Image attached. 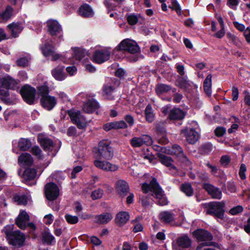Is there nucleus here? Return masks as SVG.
I'll return each instance as SVG.
<instances>
[{
  "label": "nucleus",
  "instance_id": "nucleus-28",
  "mask_svg": "<svg viewBox=\"0 0 250 250\" xmlns=\"http://www.w3.org/2000/svg\"><path fill=\"white\" fill-rule=\"evenodd\" d=\"M7 27L11 31L12 37L14 38L18 37L23 29L22 24L19 22H12L8 24Z\"/></svg>",
  "mask_w": 250,
  "mask_h": 250
},
{
  "label": "nucleus",
  "instance_id": "nucleus-17",
  "mask_svg": "<svg viewBox=\"0 0 250 250\" xmlns=\"http://www.w3.org/2000/svg\"><path fill=\"white\" fill-rule=\"evenodd\" d=\"M37 140L44 151L51 152L54 150L55 144L51 139L39 135Z\"/></svg>",
  "mask_w": 250,
  "mask_h": 250
},
{
  "label": "nucleus",
  "instance_id": "nucleus-45",
  "mask_svg": "<svg viewBox=\"0 0 250 250\" xmlns=\"http://www.w3.org/2000/svg\"><path fill=\"white\" fill-rule=\"evenodd\" d=\"M38 94L41 97L48 96L49 93V88L47 84L45 83L43 85H40L37 87Z\"/></svg>",
  "mask_w": 250,
  "mask_h": 250
},
{
  "label": "nucleus",
  "instance_id": "nucleus-51",
  "mask_svg": "<svg viewBox=\"0 0 250 250\" xmlns=\"http://www.w3.org/2000/svg\"><path fill=\"white\" fill-rule=\"evenodd\" d=\"M15 201L18 203V205H25L27 203V197L25 195H15L14 197Z\"/></svg>",
  "mask_w": 250,
  "mask_h": 250
},
{
  "label": "nucleus",
  "instance_id": "nucleus-1",
  "mask_svg": "<svg viewBox=\"0 0 250 250\" xmlns=\"http://www.w3.org/2000/svg\"><path fill=\"white\" fill-rule=\"evenodd\" d=\"M95 156L96 159L111 160L114 156V149L111 143L107 140H102L95 148Z\"/></svg>",
  "mask_w": 250,
  "mask_h": 250
},
{
  "label": "nucleus",
  "instance_id": "nucleus-57",
  "mask_svg": "<svg viewBox=\"0 0 250 250\" xmlns=\"http://www.w3.org/2000/svg\"><path fill=\"white\" fill-rule=\"evenodd\" d=\"M66 222L69 224H75L79 221V218L77 216L66 214L64 216Z\"/></svg>",
  "mask_w": 250,
  "mask_h": 250
},
{
  "label": "nucleus",
  "instance_id": "nucleus-33",
  "mask_svg": "<svg viewBox=\"0 0 250 250\" xmlns=\"http://www.w3.org/2000/svg\"><path fill=\"white\" fill-rule=\"evenodd\" d=\"M115 89V87L109 83L104 84L102 88L104 95L105 96L106 98L109 100L114 99L112 94L114 93Z\"/></svg>",
  "mask_w": 250,
  "mask_h": 250
},
{
  "label": "nucleus",
  "instance_id": "nucleus-46",
  "mask_svg": "<svg viewBox=\"0 0 250 250\" xmlns=\"http://www.w3.org/2000/svg\"><path fill=\"white\" fill-rule=\"evenodd\" d=\"M169 151L170 154L175 156V158L184 152L183 148L177 144L173 145Z\"/></svg>",
  "mask_w": 250,
  "mask_h": 250
},
{
  "label": "nucleus",
  "instance_id": "nucleus-6",
  "mask_svg": "<svg viewBox=\"0 0 250 250\" xmlns=\"http://www.w3.org/2000/svg\"><path fill=\"white\" fill-rule=\"evenodd\" d=\"M44 193L48 200L54 201L59 196L60 190L56 184L49 182L45 185Z\"/></svg>",
  "mask_w": 250,
  "mask_h": 250
},
{
  "label": "nucleus",
  "instance_id": "nucleus-4",
  "mask_svg": "<svg viewBox=\"0 0 250 250\" xmlns=\"http://www.w3.org/2000/svg\"><path fill=\"white\" fill-rule=\"evenodd\" d=\"M114 50L125 51L134 54L140 52V48L135 41L129 39H125L120 42Z\"/></svg>",
  "mask_w": 250,
  "mask_h": 250
},
{
  "label": "nucleus",
  "instance_id": "nucleus-35",
  "mask_svg": "<svg viewBox=\"0 0 250 250\" xmlns=\"http://www.w3.org/2000/svg\"><path fill=\"white\" fill-rule=\"evenodd\" d=\"M113 218V216L110 213L105 212L95 216V219L98 223L101 224H105L108 223Z\"/></svg>",
  "mask_w": 250,
  "mask_h": 250
},
{
  "label": "nucleus",
  "instance_id": "nucleus-48",
  "mask_svg": "<svg viewBox=\"0 0 250 250\" xmlns=\"http://www.w3.org/2000/svg\"><path fill=\"white\" fill-rule=\"evenodd\" d=\"M73 56L76 60L81 61L85 56L84 50L78 47L75 48Z\"/></svg>",
  "mask_w": 250,
  "mask_h": 250
},
{
  "label": "nucleus",
  "instance_id": "nucleus-52",
  "mask_svg": "<svg viewBox=\"0 0 250 250\" xmlns=\"http://www.w3.org/2000/svg\"><path fill=\"white\" fill-rule=\"evenodd\" d=\"M130 144L133 147H138L144 145V142L141 137H133L130 140Z\"/></svg>",
  "mask_w": 250,
  "mask_h": 250
},
{
  "label": "nucleus",
  "instance_id": "nucleus-5",
  "mask_svg": "<svg viewBox=\"0 0 250 250\" xmlns=\"http://www.w3.org/2000/svg\"><path fill=\"white\" fill-rule=\"evenodd\" d=\"M20 93L26 103L30 105L34 104L36 94V90L34 87L29 84H25L21 88Z\"/></svg>",
  "mask_w": 250,
  "mask_h": 250
},
{
  "label": "nucleus",
  "instance_id": "nucleus-25",
  "mask_svg": "<svg viewBox=\"0 0 250 250\" xmlns=\"http://www.w3.org/2000/svg\"><path fill=\"white\" fill-rule=\"evenodd\" d=\"M129 218L130 215L128 212L120 211L116 214L115 222L119 226L121 227L127 223Z\"/></svg>",
  "mask_w": 250,
  "mask_h": 250
},
{
  "label": "nucleus",
  "instance_id": "nucleus-56",
  "mask_svg": "<svg viewBox=\"0 0 250 250\" xmlns=\"http://www.w3.org/2000/svg\"><path fill=\"white\" fill-rule=\"evenodd\" d=\"M124 121L128 125V127H132L135 124L134 117L129 114L125 115L124 117Z\"/></svg>",
  "mask_w": 250,
  "mask_h": 250
},
{
  "label": "nucleus",
  "instance_id": "nucleus-11",
  "mask_svg": "<svg viewBox=\"0 0 250 250\" xmlns=\"http://www.w3.org/2000/svg\"><path fill=\"white\" fill-rule=\"evenodd\" d=\"M193 236L198 241H210L213 239L211 233L203 229H197L192 232Z\"/></svg>",
  "mask_w": 250,
  "mask_h": 250
},
{
  "label": "nucleus",
  "instance_id": "nucleus-24",
  "mask_svg": "<svg viewBox=\"0 0 250 250\" xmlns=\"http://www.w3.org/2000/svg\"><path fill=\"white\" fill-rule=\"evenodd\" d=\"M64 69V66L63 65H59L51 71L52 75L57 81H63L66 77Z\"/></svg>",
  "mask_w": 250,
  "mask_h": 250
},
{
  "label": "nucleus",
  "instance_id": "nucleus-43",
  "mask_svg": "<svg viewBox=\"0 0 250 250\" xmlns=\"http://www.w3.org/2000/svg\"><path fill=\"white\" fill-rule=\"evenodd\" d=\"M145 117L146 121L152 123L154 120V114L151 105L148 104L145 110Z\"/></svg>",
  "mask_w": 250,
  "mask_h": 250
},
{
  "label": "nucleus",
  "instance_id": "nucleus-20",
  "mask_svg": "<svg viewBox=\"0 0 250 250\" xmlns=\"http://www.w3.org/2000/svg\"><path fill=\"white\" fill-rule=\"evenodd\" d=\"M29 220V216L24 210H21L16 219L15 223L21 229H26V224Z\"/></svg>",
  "mask_w": 250,
  "mask_h": 250
},
{
  "label": "nucleus",
  "instance_id": "nucleus-61",
  "mask_svg": "<svg viewBox=\"0 0 250 250\" xmlns=\"http://www.w3.org/2000/svg\"><path fill=\"white\" fill-rule=\"evenodd\" d=\"M231 161L230 158L228 155H223L220 160L221 165L224 167H227Z\"/></svg>",
  "mask_w": 250,
  "mask_h": 250
},
{
  "label": "nucleus",
  "instance_id": "nucleus-30",
  "mask_svg": "<svg viewBox=\"0 0 250 250\" xmlns=\"http://www.w3.org/2000/svg\"><path fill=\"white\" fill-rule=\"evenodd\" d=\"M175 214L169 211H163L160 213L159 218L165 224H169L174 221Z\"/></svg>",
  "mask_w": 250,
  "mask_h": 250
},
{
  "label": "nucleus",
  "instance_id": "nucleus-42",
  "mask_svg": "<svg viewBox=\"0 0 250 250\" xmlns=\"http://www.w3.org/2000/svg\"><path fill=\"white\" fill-rule=\"evenodd\" d=\"M37 174L36 170L35 168H26L23 173V176L26 180L30 181L34 179Z\"/></svg>",
  "mask_w": 250,
  "mask_h": 250
},
{
  "label": "nucleus",
  "instance_id": "nucleus-3",
  "mask_svg": "<svg viewBox=\"0 0 250 250\" xmlns=\"http://www.w3.org/2000/svg\"><path fill=\"white\" fill-rule=\"evenodd\" d=\"M6 238L8 244L15 249H19L23 246L26 239L25 234L19 230L7 232Z\"/></svg>",
  "mask_w": 250,
  "mask_h": 250
},
{
  "label": "nucleus",
  "instance_id": "nucleus-36",
  "mask_svg": "<svg viewBox=\"0 0 250 250\" xmlns=\"http://www.w3.org/2000/svg\"><path fill=\"white\" fill-rule=\"evenodd\" d=\"M211 74H208L205 79L203 83L204 91L205 93L208 96H210L211 94Z\"/></svg>",
  "mask_w": 250,
  "mask_h": 250
},
{
  "label": "nucleus",
  "instance_id": "nucleus-37",
  "mask_svg": "<svg viewBox=\"0 0 250 250\" xmlns=\"http://www.w3.org/2000/svg\"><path fill=\"white\" fill-rule=\"evenodd\" d=\"M42 53L45 57H49L54 53V46L49 42L45 43L41 47Z\"/></svg>",
  "mask_w": 250,
  "mask_h": 250
},
{
  "label": "nucleus",
  "instance_id": "nucleus-13",
  "mask_svg": "<svg viewBox=\"0 0 250 250\" xmlns=\"http://www.w3.org/2000/svg\"><path fill=\"white\" fill-rule=\"evenodd\" d=\"M191 84L187 76H177L175 82L176 86L185 92L189 91L192 87Z\"/></svg>",
  "mask_w": 250,
  "mask_h": 250
},
{
  "label": "nucleus",
  "instance_id": "nucleus-40",
  "mask_svg": "<svg viewBox=\"0 0 250 250\" xmlns=\"http://www.w3.org/2000/svg\"><path fill=\"white\" fill-rule=\"evenodd\" d=\"M31 142L28 139L21 138L18 142V147L21 151L28 150L31 147Z\"/></svg>",
  "mask_w": 250,
  "mask_h": 250
},
{
  "label": "nucleus",
  "instance_id": "nucleus-7",
  "mask_svg": "<svg viewBox=\"0 0 250 250\" xmlns=\"http://www.w3.org/2000/svg\"><path fill=\"white\" fill-rule=\"evenodd\" d=\"M72 123L75 124L77 127L80 129H84L86 125V124L82 121L83 116L79 110L74 109L68 110L67 111Z\"/></svg>",
  "mask_w": 250,
  "mask_h": 250
},
{
  "label": "nucleus",
  "instance_id": "nucleus-16",
  "mask_svg": "<svg viewBox=\"0 0 250 250\" xmlns=\"http://www.w3.org/2000/svg\"><path fill=\"white\" fill-rule=\"evenodd\" d=\"M102 160L97 159L94 161L93 164L96 167L107 171H115L118 169V167L117 166L112 165L108 162V160L102 161Z\"/></svg>",
  "mask_w": 250,
  "mask_h": 250
},
{
  "label": "nucleus",
  "instance_id": "nucleus-60",
  "mask_svg": "<svg viewBox=\"0 0 250 250\" xmlns=\"http://www.w3.org/2000/svg\"><path fill=\"white\" fill-rule=\"evenodd\" d=\"M227 38L228 39L231 41L235 45L239 46L240 44V41L238 38L235 36L234 35L230 33H228L227 34Z\"/></svg>",
  "mask_w": 250,
  "mask_h": 250
},
{
  "label": "nucleus",
  "instance_id": "nucleus-18",
  "mask_svg": "<svg viewBox=\"0 0 250 250\" xmlns=\"http://www.w3.org/2000/svg\"><path fill=\"white\" fill-rule=\"evenodd\" d=\"M129 189V185L125 181L119 180L116 182V190L121 197L123 198L126 196Z\"/></svg>",
  "mask_w": 250,
  "mask_h": 250
},
{
  "label": "nucleus",
  "instance_id": "nucleus-53",
  "mask_svg": "<svg viewBox=\"0 0 250 250\" xmlns=\"http://www.w3.org/2000/svg\"><path fill=\"white\" fill-rule=\"evenodd\" d=\"M212 149L211 143H208L203 144L200 147V150L203 154H208Z\"/></svg>",
  "mask_w": 250,
  "mask_h": 250
},
{
  "label": "nucleus",
  "instance_id": "nucleus-63",
  "mask_svg": "<svg viewBox=\"0 0 250 250\" xmlns=\"http://www.w3.org/2000/svg\"><path fill=\"white\" fill-rule=\"evenodd\" d=\"M226 132V129L223 126H218L214 130V133L217 137H222Z\"/></svg>",
  "mask_w": 250,
  "mask_h": 250
},
{
  "label": "nucleus",
  "instance_id": "nucleus-14",
  "mask_svg": "<svg viewBox=\"0 0 250 250\" xmlns=\"http://www.w3.org/2000/svg\"><path fill=\"white\" fill-rule=\"evenodd\" d=\"M202 187L212 198L216 199H221L222 196V191L218 188L208 183H203Z\"/></svg>",
  "mask_w": 250,
  "mask_h": 250
},
{
  "label": "nucleus",
  "instance_id": "nucleus-19",
  "mask_svg": "<svg viewBox=\"0 0 250 250\" xmlns=\"http://www.w3.org/2000/svg\"><path fill=\"white\" fill-rule=\"evenodd\" d=\"M185 134L187 142L190 144H194L198 139V133L193 128H185L182 131Z\"/></svg>",
  "mask_w": 250,
  "mask_h": 250
},
{
  "label": "nucleus",
  "instance_id": "nucleus-31",
  "mask_svg": "<svg viewBox=\"0 0 250 250\" xmlns=\"http://www.w3.org/2000/svg\"><path fill=\"white\" fill-rule=\"evenodd\" d=\"M156 199V204L159 206H165L168 204V201L167 198L166 197L164 192L163 191L162 188H161V189L157 190L154 194H152Z\"/></svg>",
  "mask_w": 250,
  "mask_h": 250
},
{
  "label": "nucleus",
  "instance_id": "nucleus-64",
  "mask_svg": "<svg viewBox=\"0 0 250 250\" xmlns=\"http://www.w3.org/2000/svg\"><path fill=\"white\" fill-rule=\"evenodd\" d=\"M17 65L20 67H26L28 65V60L26 57L18 59L16 61Z\"/></svg>",
  "mask_w": 250,
  "mask_h": 250
},
{
  "label": "nucleus",
  "instance_id": "nucleus-44",
  "mask_svg": "<svg viewBox=\"0 0 250 250\" xmlns=\"http://www.w3.org/2000/svg\"><path fill=\"white\" fill-rule=\"evenodd\" d=\"M176 160L182 165L186 167H189L191 165V162L188 158L186 154L183 152L176 158Z\"/></svg>",
  "mask_w": 250,
  "mask_h": 250
},
{
  "label": "nucleus",
  "instance_id": "nucleus-49",
  "mask_svg": "<svg viewBox=\"0 0 250 250\" xmlns=\"http://www.w3.org/2000/svg\"><path fill=\"white\" fill-rule=\"evenodd\" d=\"M156 131L157 134L162 138L166 135V129L163 124H158L156 125Z\"/></svg>",
  "mask_w": 250,
  "mask_h": 250
},
{
  "label": "nucleus",
  "instance_id": "nucleus-34",
  "mask_svg": "<svg viewBox=\"0 0 250 250\" xmlns=\"http://www.w3.org/2000/svg\"><path fill=\"white\" fill-rule=\"evenodd\" d=\"M14 9L10 5H7L5 9L1 13V22H6L13 14Z\"/></svg>",
  "mask_w": 250,
  "mask_h": 250
},
{
  "label": "nucleus",
  "instance_id": "nucleus-29",
  "mask_svg": "<svg viewBox=\"0 0 250 250\" xmlns=\"http://www.w3.org/2000/svg\"><path fill=\"white\" fill-rule=\"evenodd\" d=\"M79 14L83 18L91 17L94 15L91 7L87 3L83 4L80 7Z\"/></svg>",
  "mask_w": 250,
  "mask_h": 250
},
{
  "label": "nucleus",
  "instance_id": "nucleus-22",
  "mask_svg": "<svg viewBox=\"0 0 250 250\" xmlns=\"http://www.w3.org/2000/svg\"><path fill=\"white\" fill-rule=\"evenodd\" d=\"M176 242L179 249H189L191 247L192 241L187 234H184L178 237Z\"/></svg>",
  "mask_w": 250,
  "mask_h": 250
},
{
  "label": "nucleus",
  "instance_id": "nucleus-38",
  "mask_svg": "<svg viewBox=\"0 0 250 250\" xmlns=\"http://www.w3.org/2000/svg\"><path fill=\"white\" fill-rule=\"evenodd\" d=\"M1 102L9 105L15 104L14 99L9 97V91L2 89H1Z\"/></svg>",
  "mask_w": 250,
  "mask_h": 250
},
{
  "label": "nucleus",
  "instance_id": "nucleus-23",
  "mask_svg": "<svg viewBox=\"0 0 250 250\" xmlns=\"http://www.w3.org/2000/svg\"><path fill=\"white\" fill-rule=\"evenodd\" d=\"M186 116V113L179 108H172L168 114L167 119L169 120H181Z\"/></svg>",
  "mask_w": 250,
  "mask_h": 250
},
{
  "label": "nucleus",
  "instance_id": "nucleus-12",
  "mask_svg": "<svg viewBox=\"0 0 250 250\" xmlns=\"http://www.w3.org/2000/svg\"><path fill=\"white\" fill-rule=\"evenodd\" d=\"M57 101L54 96L49 95L43 96L40 98V104L42 107L47 111L52 110L56 105Z\"/></svg>",
  "mask_w": 250,
  "mask_h": 250
},
{
  "label": "nucleus",
  "instance_id": "nucleus-2",
  "mask_svg": "<svg viewBox=\"0 0 250 250\" xmlns=\"http://www.w3.org/2000/svg\"><path fill=\"white\" fill-rule=\"evenodd\" d=\"M203 206L206 209L207 214L221 220L225 218V203L224 202L211 201L205 203Z\"/></svg>",
  "mask_w": 250,
  "mask_h": 250
},
{
  "label": "nucleus",
  "instance_id": "nucleus-26",
  "mask_svg": "<svg viewBox=\"0 0 250 250\" xmlns=\"http://www.w3.org/2000/svg\"><path fill=\"white\" fill-rule=\"evenodd\" d=\"M18 163L23 166L30 167L33 163V159L28 153H22L18 157Z\"/></svg>",
  "mask_w": 250,
  "mask_h": 250
},
{
  "label": "nucleus",
  "instance_id": "nucleus-32",
  "mask_svg": "<svg viewBox=\"0 0 250 250\" xmlns=\"http://www.w3.org/2000/svg\"><path fill=\"white\" fill-rule=\"evenodd\" d=\"M41 240L43 245L50 246L56 242L54 236L48 230L42 232Z\"/></svg>",
  "mask_w": 250,
  "mask_h": 250
},
{
  "label": "nucleus",
  "instance_id": "nucleus-62",
  "mask_svg": "<svg viewBox=\"0 0 250 250\" xmlns=\"http://www.w3.org/2000/svg\"><path fill=\"white\" fill-rule=\"evenodd\" d=\"M115 129H126L128 127V125L124 120L119 121H115Z\"/></svg>",
  "mask_w": 250,
  "mask_h": 250
},
{
  "label": "nucleus",
  "instance_id": "nucleus-47",
  "mask_svg": "<svg viewBox=\"0 0 250 250\" xmlns=\"http://www.w3.org/2000/svg\"><path fill=\"white\" fill-rule=\"evenodd\" d=\"M152 198L148 195H139V203L145 208L149 206Z\"/></svg>",
  "mask_w": 250,
  "mask_h": 250
},
{
  "label": "nucleus",
  "instance_id": "nucleus-21",
  "mask_svg": "<svg viewBox=\"0 0 250 250\" xmlns=\"http://www.w3.org/2000/svg\"><path fill=\"white\" fill-rule=\"evenodd\" d=\"M100 107L99 104L94 99H88L83 104V109L87 113H92Z\"/></svg>",
  "mask_w": 250,
  "mask_h": 250
},
{
  "label": "nucleus",
  "instance_id": "nucleus-10",
  "mask_svg": "<svg viewBox=\"0 0 250 250\" xmlns=\"http://www.w3.org/2000/svg\"><path fill=\"white\" fill-rule=\"evenodd\" d=\"M110 52L106 49L96 50L93 54V62L101 64L110 59Z\"/></svg>",
  "mask_w": 250,
  "mask_h": 250
},
{
  "label": "nucleus",
  "instance_id": "nucleus-27",
  "mask_svg": "<svg viewBox=\"0 0 250 250\" xmlns=\"http://www.w3.org/2000/svg\"><path fill=\"white\" fill-rule=\"evenodd\" d=\"M158 157L160 162L164 166L169 168L170 169L176 170V167L172 164L173 159L170 157L164 154L158 153Z\"/></svg>",
  "mask_w": 250,
  "mask_h": 250
},
{
  "label": "nucleus",
  "instance_id": "nucleus-54",
  "mask_svg": "<svg viewBox=\"0 0 250 250\" xmlns=\"http://www.w3.org/2000/svg\"><path fill=\"white\" fill-rule=\"evenodd\" d=\"M104 194V190L101 188H98L91 192V197L93 200L100 199Z\"/></svg>",
  "mask_w": 250,
  "mask_h": 250
},
{
  "label": "nucleus",
  "instance_id": "nucleus-59",
  "mask_svg": "<svg viewBox=\"0 0 250 250\" xmlns=\"http://www.w3.org/2000/svg\"><path fill=\"white\" fill-rule=\"evenodd\" d=\"M206 165L211 169V173L214 176H217V173L220 174L221 172H223L221 169H218L216 166H212L209 163H207Z\"/></svg>",
  "mask_w": 250,
  "mask_h": 250
},
{
  "label": "nucleus",
  "instance_id": "nucleus-39",
  "mask_svg": "<svg viewBox=\"0 0 250 250\" xmlns=\"http://www.w3.org/2000/svg\"><path fill=\"white\" fill-rule=\"evenodd\" d=\"M181 191L185 193L187 196L190 197L193 195V189L189 183H184L180 185Z\"/></svg>",
  "mask_w": 250,
  "mask_h": 250
},
{
  "label": "nucleus",
  "instance_id": "nucleus-9",
  "mask_svg": "<svg viewBox=\"0 0 250 250\" xmlns=\"http://www.w3.org/2000/svg\"><path fill=\"white\" fill-rule=\"evenodd\" d=\"M19 83V80H16L9 75H6L1 78V88H6L5 90H8L9 89L18 90L20 88Z\"/></svg>",
  "mask_w": 250,
  "mask_h": 250
},
{
  "label": "nucleus",
  "instance_id": "nucleus-55",
  "mask_svg": "<svg viewBox=\"0 0 250 250\" xmlns=\"http://www.w3.org/2000/svg\"><path fill=\"white\" fill-rule=\"evenodd\" d=\"M31 152L38 159H42V151L39 146H33L31 150Z\"/></svg>",
  "mask_w": 250,
  "mask_h": 250
},
{
  "label": "nucleus",
  "instance_id": "nucleus-41",
  "mask_svg": "<svg viewBox=\"0 0 250 250\" xmlns=\"http://www.w3.org/2000/svg\"><path fill=\"white\" fill-rule=\"evenodd\" d=\"M172 89L170 85L164 83H158L155 87V92L158 95L167 93Z\"/></svg>",
  "mask_w": 250,
  "mask_h": 250
},
{
  "label": "nucleus",
  "instance_id": "nucleus-8",
  "mask_svg": "<svg viewBox=\"0 0 250 250\" xmlns=\"http://www.w3.org/2000/svg\"><path fill=\"white\" fill-rule=\"evenodd\" d=\"M48 33L51 36L59 35V38L62 37V30L61 25L55 20H49L47 21Z\"/></svg>",
  "mask_w": 250,
  "mask_h": 250
},
{
  "label": "nucleus",
  "instance_id": "nucleus-50",
  "mask_svg": "<svg viewBox=\"0 0 250 250\" xmlns=\"http://www.w3.org/2000/svg\"><path fill=\"white\" fill-rule=\"evenodd\" d=\"M126 17L127 21L129 25H135L138 21V18L134 13L126 15Z\"/></svg>",
  "mask_w": 250,
  "mask_h": 250
},
{
  "label": "nucleus",
  "instance_id": "nucleus-15",
  "mask_svg": "<svg viewBox=\"0 0 250 250\" xmlns=\"http://www.w3.org/2000/svg\"><path fill=\"white\" fill-rule=\"evenodd\" d=\"M142 189L145 194L150 191L152 192V194H154L157 190L161 189V187L159 185L157 179L155 177H153L150 184L145 182L142 184Z\"/></svg>",
  "mask_w": 250,
  "mask_h": 250
},
{
  "label": "nucleus",
  "instance_id": "nucleus-58",
  "mask_svg": "<svg viewBox=\"0 0 250 250\" xmlns=\"http://www.w3.org/2000/svg\"><path fill=\"white\" fill-rule=\"evenodd\" d=\"M243 210V207L241 205H238L230 208L229 211V213L232 215H236L242 212Z\"/></svg>",
  "mask_w": 250,
  "mask_h": 250
}]
</instances>
